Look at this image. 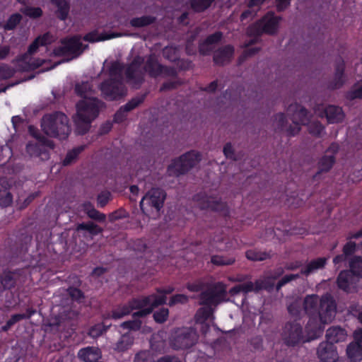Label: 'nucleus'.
<instances>
[{"label":"nucleus","instance_id":"obj_31","mask_svg":"<svg viewBox=\"0 0 362 362\" xmlns=\"http://www.w3.org/2000/svg\"><path fill=\"white\" fill-rule=\"evenodd\" d=\"M78 358L85 362H93L100 358V351L99 349L93 346H88L82 349L78 354Z\"/></svg>","mask_w":362,"mask_h":362},{"label":"nucleus","instance_id":"obj_13","mask_svg":"<svg viewBox=\"0 0 362 362\" xmlns=\"http://www.w3.org/2000/svg\"><path fill=\"white\" fill-rule=\"evenodd\" d=\"M298 274H286L279 280L277 283L276 282V276H264L255 281V292H259L262 290H264L269 293L274 291L279 292L282 286L292 280L298 279Z\"/></svg>","mask_w":362,"mask_h":362},{"label":"nucleus","instance_id":"obj_63","mask_svg":"<svg viewBox=\"0 0 362 362\" xmlns=\"http://www.w3.org/2000/svg\"><path fill=\"white\" fill-rule=\"evenodd\" d=\"M303 308L301 300H296V302L291 303L288 306V313L293 316H298L300 315L301 309Z\"/></svg>","mask_w":362,"mask_h":362},{"label":"nucleus","instance_id":"obj_18","mask_svg":"<svg viewBox=\"0 0 362 362\" xmlns=\"http://www.w3.org/2000/svg\"><path fill=\"white\" fill-rule=\"evenodd\" d=\"M194 200L197 202L201 209H210L213 211L222 212L224 214L228 212L226 203L207 196L204 193H199L194 196Z\"/></svg>","mask_w":362,"mask_h":362},{"label":"nucleus","instance_id":"obj_20","mask_svg":"<svg viewBox=\"0 0 362 362\" xmlns=\"http://www.w3.org/2000/svg\"><path fill=\"white\" fill-rule=\"evenodd\" d=\"M317 355L321 362H337L339 359L337 346L326 341L319 344Z\"/></svg>","mask_w":362,"mask_h":362},{"label":"nucleus","instance_id":"obj_52","mask_svg":"<svg viewBox=\"0 0 362 362\" xmlns=\"http://www.w3.org/2000/svg\"><path fill=\"white\" fill-rule=\"evenodd\" d=\"M308 132L313 136L320 137L325 127L319 121H314L310 123L308 122Z\"/></svg>","mask_w":362,"mask_h":362},{"label":"nucleus","instance_id":"obj_60","mask_svg":"<svg viewBox=\"0 0 362 362\" xmlns=\"http://www.w3.org/2000/svg\"><path fill=\"white\" fill-rule=\"evenodd\" d=\"M346 98L349 100L362 99V85L356 87V84H354L352 88L347 92Z\"/></svg>","mask_w":362,"mask_h":362},{"label":"nucleus","instance_id":"obj_22","mask_svg":"<svg viewBox=\"0 0 362 362\" xmlns=\"http://www.w3.org/2000/svg\"><path fill=\"white\" fill-rule=\"evenodd\" d=\"M49 33L37 37L34 41L29 45L26 53L18 57V60L21 62H27L30 56L37 52L40 46H46L49 44Z\"/></svg>","mask_w":362,"mask_h":362},{"label":"nucleus","instance_id":"obj_3","mask_svg":"<svg viewBox=\"0 0 362 362\" xmlns=\"http://www.w3.org/2000/svg\"><path fill=\"white\" fill-rule=\"evenodd\" d=\"M160 298L152 301L150 296H144L143 298H133L127 305H124L112 311V317L119 319L129 314L133 310H139L133 314L134 317H144L153 312V310L165 303L166 296H160Z\"/></svg>","mask_w":362,"mask_h":362},{"label":"nucleus","instance_id":"obj_17","mask_svg":"<svg viewBox=\"0 0 362 362\" xmlns=\"http://www.w3.org/2000/svg\"><path fill=\"white\" fill-rule=\"evenodd\" d=\"M144 63V58L137 55L134 57L132 61L127 64L125 69L124 74L127 81L134 85L140 86L144 82V76L140 71L141 66Z\"/></svg>","mask_w":362,"mask_h":362},{"label":"nucleus","instance_id":"obj_24","mask_svg":"<svg viewBox=\"0 0 362 362\" xmlns=\"http://www.w3.org/2000/svg\"><path fill=\"white\" fill-rule=\"evenodd\" d=\"M305 343L320 338L323 333V328L317 322L310 320L305 326Z\"/></svg>","mask_w":362,"mask_h":362},{"label":"nucleus","instance_id":"obj_61","mask_svg":"<svg viewBox=\"0 0 362 362\" xmlns=\"http://www.w3.org/2000/svg\"><path fill=\"white\" fill-rule=\"evenodd\" d=\"M274 122L276 124V127L280 131H283L287 123L286 115L283 112L277 113L274 117Z\"/></svg>","mask_w":362,"mask_h":362},{"label":"nucleus","instance_id":"obj_8","mask_svg":"<svg viewBox=\"0 0 362 362\" xmlns=\"http://www.w3.org/2000/svg\"><path fill=\"white\" fill-rule=\"evenodd\" d=\"M281 336L284 344L288 347L305 343L303 327L296 320L286 322L282 327Z\"/></svg>","mask_w":362,"mask_h":362},{"label":"nucleus","instance_id":"obj_32","mask_svg":"<svg viewBox=\"0 0 362 362\" xmlns=\"http://www.w3.org/2000/svg\"><path fill=\"white\" fill-rule=\"evenodd\" d=\"M346 356L350 362H360L362 361V345L354 341L351 342L346 349Z\"/></svg>","mask_w":362,"mask_h":362},{"label":"nucleus","instance_id":"obj_43","mask_svg":"<svg viewBox=\"0 0 362 362\" xmlns=\"http://www.w3.org/2000/svg\"><path fill=\"white\" fill-rule=\"evenodd\" d=\"M134 343V338L128 334L122 335L115 344V349L119 352H124L129 349Z\"/></svg>","mask_w":362,"mask_h":362},{"label":"nucleus","instance_id":"obj_1","mask_svg":"<svg viewBox=\"0 0 362 362\" xmlns=\"http://www.w3.org/2000/svg\"><path fill=\"white\" fill-rule=\"evenodd\" d=\"M74 90L77 95L83 98L76 103V114L74 117L76 132L84 135L89 131L92 122L98 116L103 103L96 98L88 97L91 92V86L87 81L76 83Z\"/></svg>","mask_w":362,"mask_h":362},{"label":"nucleus","instance_id":"obj_21","mask_svg":"<svg viewBox=\"0 0 362 362\" xmlns=\"http://www.w3.org/2000/svg\"><path fill=\"white\" fill-rule=\"evenodd\" d=\"M235 49L231 45H227L218 48L214 52L213 61L216 65L224 66L230 62Z\"/></svg>","mask_w":362,"mask_h":362},{"label":"nucleus","instance_id":"obj_30","mask_svg":"<svg viewBox=\"0 0 362 362\" xmlns=\"http://www.w3.org/2000/svg\"><path fill=\"white\" fill-rule=\"evenodd\" d=\"M57 7L56 16L61 21H66L70 11V4L67 0H50Z\"/></svg>","mask_w":362,"mask_h":362},{"label":"nucleus","instance_id":"obj_34","mask_svg":"<svg viewBox=\"0 0 362 362\" xmlns=\"http://www.w3.org/2000/svg\"><path fill=\"white\" fill-rule=\"evenodd\" d=\"M317 297L319 296H306L302 302L303 309L309 315L318 313Z\"/></svg>","mask_w":362,"mask_h":362},{"label":"nucleus","instance_id":"obj_33","mask_svg":"<svg viewBox=\"0 0 362 362\" xmlns=\"http://www.w3.org/2000/svg\"><path fill=\"white\" fill-rule=\"evenodd\" d=\"M0 185L4 188V192L0 189V206L7 207L13 203V195L10 192L7 191L10 189L11 185L7 180L3 179L0 180Z\"/></svg>","mask_w":362,"mask_h":362},{"label":"nucleus","instance_id":"obj_25","mask_svg":"<svg viewBox=\"0 0 362 362\" xmlns=\"http://www.w3.org/2000/svg\"><path fill=\"white\" fill-rule=\"evenodd\" d=\"M159 63L158 57L155 54H151L148 56L144 66V70L151 78H158L159 72Z\"/></svg>","mask_w":362,"mask_h":362},{"label":"nucleus","instance_id":"obj_5","mask_svg":"<svg viewBox=\"0 0 362 362\" xmlns=\"http://www.w3.org/2000/svg\"><path fill=\"white\" fill-rule=\"evenodd\" d=\"M202 159L199 152L191 150L173 159L168 166L167 173L169 176L179 177L187 173L192 168L197 165Z\"/></svg>","mask_w":362,"mask_h":362},{"label":"nucleus","instance_id":"obj_37","mask_svg":"<svg viewBox=\"0 0 362 362\" xmlns=\"http://www.w3.org/2000/svg\"><path fill=\"white\" fill-rule=\"evenodd\" d=\"M85 145H81L69 151L65 158L62 160V165L64 166H68L74 163L76 160L78 156L80 155V153H81L85 150Z\"/></svg>","mask_w":362,"mask_h":362},{"label":"nucleus","instance_id":"obj_10","mask_svg":"<svg viewBox=\"0 0 362 362\" xmlns=\"http://www.w3.org/2000/svg\"><path fill=\"white\" fill-rule=\"evenodd\" d=\"M287 114L291 115L290 119L293 122L286 132L288 136H293L300 131V125L308 124L310 119L308 110L298 103L291 104L287 108Z\"/></svg>","mask_w":362,"mask_h":362},{"label":"nucleus","instance_id":"obj_29","mask_svg":"<svg viewBox=\"0 0 362 362\" xmlns=\"http://www.w3.org/2000/svg\"><path fill=\"white\" fill-rule=\"evenodd\" d=\"M336 162V158L334 155H324L320 158L317 163L318 170L313 176L314 179H317L318 175L322 173L329 172Z\"/></svg>","mask_w":362,"mask_h":362},{"label":"nucleus","instance_id":"obj_57","mask_svg":"<svg viewBox=\"0 0 362 362\" xmlns=\"http://www.w3.org/2000/svg\"><path fill=\"white\" fill-rule=\"evenodd\" d=\"M29 133L32 136L35 138L37 141L43 142L45 145H52V141L47 139L45 136L42 135L37 129L33 126L28 127Z\"/></svg>","mask_w":362,"mask_h":362},{"label":"nucleus","instance_id":"obj_44","mask_svg":"<svg viewBox=\"0 0 362 362\" xmlns=\"http://www.w3.org/2000/svg\"><path fill=\"white\" fill-rule=\"evenodd\" d=\"M124 64L118 61L113 62L109 67L108 73L110 78L120 79L123 81L122 71Z\"/></svg>","mask_w":362,"mask_h":362},{"label":"nucleus","instance_id":"obj_40","mask_svg":"<svg viewBox=\"0 0 362 362\" xmlns=\"http://www.w3.org/2000/svg\"><path fill=\"white\" fill-rule=\"evenodd\" d=\"M84 211L89 218L98 221L99 222H104L106 219V216L95 209L90 202L83 204Z\"/></svg>","mask_w":362,"mask_h":362},{"label":"nucleus","instance_id":"obj_50","mask_svg":"<svg viewBox=\"0 0 362 362\" xmlns=\"http://www.w3.org/2000/svg\"><path fill=\"white\" fill-rule=\"evenodd\" d=\"M247 259L251 261H263L270 257L269 253L257 250H248L245 252Z\"/></svg>","mask_w":362,"mask_h":362},{"label":"nucleus","instance_id":"obj_41","mask_svg":"<svg viewBox=\"0 0 362 362\" xmlns=\"http://www.w3.org/2000/svg\"><path fill=\"white\" fill-rule=\"evenodd\" d=\"M21 21L22 16L18 13H15L9 16L6 23H0V28L6 31L13 30Z\"/></svg>","mask_w":362,"mask_h":362},{"label":"nucleus","instance_id":"obj_42","mask_svg":"<svg viewBox=\"0 0 362 362\" xmlns=\"http://www.w3.org/2000/svg\"><path fill=\"white\" fill-rule=\"evenodd\" d=\"M216 0H190V7L195 13L207 10Z\"/></svg>","mask_w":362,"mask_h":362},{"label":"nucleus","instance_id":"obj_51","mask_svg":"<svg viewBox=\"0 0 362 362\" xmlns=\"http://www.w3.org/2000/svg\"><path fill=\"white\" fill-rule=\"evenodd\" d=\"M21 11L31 18H38L43 14L42 10L40 7L25 6L24 8L21 9Z\"/></svg>","mask_w":362,"mask_h":362},{"label":"nucleus","instance_id":"obj_58","mask_svg":"<svg viewBox=\"0 0 362 362\" xmlns=\"http://www.w3.org/2000/svg\"><path fill=\"white\" fill-rule=\"evenodd\" d=\"M107 327H105L104 325L98 324L90 328L88 334L90 337L97 338L105 332Z\"/></svg>","mask_w":362,"mask_h":362},{"label":"nucleus","instance_id":"obj_27","mask_svg":"<svg viewBox=\"0 0 362 362\" xmlns=\"http://www.w3.org/2000/svg\"><path fill=\"white\" fill-rule=\"evenodd\" d=\"M325 113L329 123L335 124L343 121L344 114L342 108L336 105H328L325 110Z\"/></svg>","mask_w":362,"mask_h":362},{"label":"nucleus","instance_id":"obj_49","mask_svg":"<svg viewBox=\"0 0 362 362\" xmlns=\"http://www.w3.org/2000/svg\"><path fill=\"white\" fill-rule=\"evenodd\" d=\"M146 97V94L136 96L134 98H132L125 105H124L121 107L126 112H129L134 110L137 107H139L141 104H142L144 102Z\"/></svg>","mask_w":362,"mask_h":362},{"label":"nucleus","instance_id":"obj_19","mask_svg":"<svg viewBox=\"0 0 362 362\" xmlns=\"http://www.w3.org/2000/svg\"><path fill=\"white\" fill-rule=\"evenodd\" d=\"M346 64L344 60L340 57L335 63L334 73L332 79L328 83V88L337 90L341 88L346 81L345 74Z\"/></svg>","mask_w":362,"mask_h":362},{"label":"nucleus","instance_id":"obj_7","mask_svg":"<svg viewBox=\"0 0 362 362\" xmlns=\"http://www.w3.org/2000/svg\"><path fill=\"white\" fill-rule=\"evenodd\" d=\"M88 47V45L83 47L80 36L74 35L62 39L61 45L53 49V54L56 57H70L69 59L63 60V62H69L79 57Z\"/></svg>","mask_w":362,"mask_h":362},{"label":"nucleus","instance_id":"obj_62","mask_svg":"<svg viewBox=\"0 0 362 362\" xmlns=\"http://www.w3.org/2000/svg\"><path fill=\"white\" fill-rule=\"evenodd\" d=\"M141 322L139 320H128L122 323L121 327L129 330H139L141 328Z\"/></svg>","mask_w":362,"mask_h":362},{"label":"nucleus","instance_id":"obj_59","mask_svg":"<svg viewBox=\"0 0 362 362\" xmlns=\"http://www.w3.org/2000/svg\"><path fill=\"white\" fill-rule=\"evenodd\" d=\"M348 313L359 321L362 317V305L358 303H352L348 308Z\"/></svg>","mask_w":362,"mask_h":362},{"label":"nucleus","instance_id":"obj_56","mask_svg":"<svg viewBox=\"0 0 362 362\" xmlns=\"http://www.w3.org/2000/svg\"><path fill=\"white\" fill-rule=\"evenodd\" d=\"M177 71L175 68L170 66H165L161 64V66H159V72H158V76H170L173 78L177 77Z\"/></svg>","mask_w":362,"mask_h":362},{"label":"nucleus","instance_id":"obj_39","mask_svg":"<svg viewBox=\"0 0 362 362\" xmlns=\"http://www.w3.org/2000/svg\"><path fill=\"white\" fill-rule=\"evenodd\" d=\"M351 277L352 275L349 270L340 272L337 279V286L340 289L347 291L349 288Z\"/></svg>","mask_w":362,"mask_h":362},{"label":"nucleus","instance_id":"obj_9","mask_svg":"<svg viewBox=\"0 0 362 362\" xmlns=\"http://www.w3.org/2000/svg\"><path fill=\"white\" fill-rule=\"evenodd\" d=\"M199 334L192 327H184L176 330L171 336L170 344L175 350L187 349L197 341Z\"/></svg>","mask_w":362,"mask_h":362},{"label":"nucleus","instance_id":"obj_35","mask_svg":"<svg viewBox=\"0 0 362 362\" xmlns=\"http://www.w3.org/2000/svg\"><path fill=\"white\" fill-rule=\"evenodd\" d=\"M156 21V17L153 16H142L133 18L130 20L129 24L132 27L139 28L153 24Z\"/></svg>","mask_w":362,"mask_h":362},{"label":"nucleus","instance_id":"obj_45","mask_svg":"<svg viewBox=\"0 0 362 362\" xmlns=\"http://www.w3.org/2000/svg\"><path fill=\"white\" fill-rule=\"evenodd\" d=\"M349 270L350 273L356 276L362 277V257L360 256H355L349 261Z\"/></svg>","mask_w":362,"mask_h":362},{"label":"nucleus","instance_id":"obj_12","mask_svg":"<svg viewBox=\"0 0 362 362\" xmlns=\"http://www.w3.org/2000/svg\"><path fill=\"white\" fill-rule=\"evenodd\" d=\"M166 199L165 192L160 188H152L141 199L140 208L144 213L160 211Z\"/></svg>","mask_w":362,"mask_h":362},{"label":"nucleus","instance_id":"obj_38","mask_svg":"<svg viewBox=\"0 0 362 362\" xmlns=\"http://www.w3.org/2000/svg\"><path fill=\"white\" fill-rule=\"evenodd\" d=\"M235 257L232 255H214L211 257V262L218 267L230 266L235 262Z\"/></svg>","mask_w":362,"mask_h":362},{"label":"nucleus","instance_id":"obj_47","mask_svg":"<svg viewBox=\"0 0 362 362\" xmlns=\"http://www.w3.org/2000/svg\"><path fill=\"white\" fill-rule=\"evenodd\" d=\"M76 230L78 231L86 230L90 235H95L102 232V228L93 222L81 223L77 226Z\"/></svg>","mask_w":362,"mask_h":362},{"label":"nucleus","instance_id":"obj_11","mask_svg":"<svg viewBox=\"0 0 362 362\" xmlns=\"http://www.w3.org/2000/svg\"><path fill=\"white\" fill-rule=\"evenodd\" d=\"M29 268L23 267L14 271L4 270L0 275V293L25 282L29 275Z\"/></svg>","mask_w":362,"mask_h":362},{"label":"nucleus","instance_id":"obj_46","mask_svg":"<svg viewBox=\"0 0 362 362\" xmlns=\"http://www.w3.org/2000/svg\"><path fill=\"white\" fill-rule=\"evenodd\" d=\"M255 292V282L247 281L245 283L233 286L229 291V294H238L240 292L247 293L249 292Z\"/></svg>","mask_w":362,"mask_h":362},{"label":"nucleus","instance_id":"obj_23","mask_svg":"<svg viewBox=\"0 0 362 362\" xmlns=\"http://www.w3.org/2000/svg\"><path fill=\"white\" fill-rule=\"evenodd\" d=\"M52 145H45L43 142H29L26 145V151L30 156L41 157L42 159L49 158V152L46 147H53Z\"/></svg>","mask_w":362,"mask_h":362},{"label":"nucleus","instance_id":"obj_4","mask_svg":"<svg viewBox=\"0 0 362 362\" xmlns=\"http://www.w3.org/2000/svg\"><path fill=\"white\" fill-rule=\"evenodd\" d=\"M43 132L48 136L65 140L71 132L68 117L62 112L45 114L41 120Z\"/></svg>","mask_w":362,"mask_h":362},{"label":"nucleus","instance_id":"obj_26","mask_svg":"<svg viewBox=\"0 0 362 362\" xmlns=\"http://www.w3.org/2000/svg\"><path fill=\"white\" fill-rule=\"evenodd\" d=\"M346 336V332L344 329L340 327H332L326 332V341L334 344L345 341Z\"/></svg>","mask_w":362,"mask_h":362},{"label":"nucleus","instance_id":"obj_14","mask_svg":"<svg viewBox=\"0 0 362 362\" xmlns=\"http://www.w3.org/2000/svg\"><path fill=\"white\" fill-rule=\"evenodd\" d=\"M100 90L105 100H115L127 94V89L120 79L109 78L100 85Z\"/></svg>","mask_w":362,"mask_h":362},{"label":"nucleus","instance_id":"obj_16","mask_svg":"<svg viewBox=\"0 0 362 362\" xmlns=\"http://www.w3.org/2000/svg\"><path fill=\"white\" fill-rule=\"evenodd\" d=\"M337 304L332 296H322L318 308V317L323 324L330 323L335 317Z\"/></svg>","mask_w":362,"mask_h":362},{"label":"nucleus","instance_id":"obj_55","mask_svg":"<svg viewBox=\"0 0 362 362\" xmlns=\"http://www.w3.org/2000/svg\"><path fill=\"white\" fill-rule=\"evenodd\" d=\"M320 269L319 261H316V259H314L301 269L300 273L303 275L308 276Z\"/></svg>","mask_w":362,"mask_h":362},{"label":"nucleus","instance_id":"obj_36","mask_svg":"<svg viewBox=\"0 0 362 362\" xmlns=\"http://www.w3.org/2000/svg\"><path fill=\"white\" fill-rule=\"evenodd\" d=\"M115 36V35L114 34H110V35L106 34V33L99 34L98 32L96 30H93L91 32L86 33L83 37V40L84 41H86V42H88L90 43H93V42L110 40V39H112V37H114Z\"/></svg>","mask_w":362,"mask_h":362},{"label":"nucleus","instance_id":"obj_2","mask_svg":"<svg viewBox=\"0 0 362 362\" xmlns=\"http://www.w3.org/2000/svg\"><path fill=\"white\" fill-rule=\"evenodd\" d=\"M228 296H199V304L202 305L194 315V329L197 334L199 332L205 335L210 329L209 324L206 322L211 317H213L214 312L217 305L222 301L229 300Z\"/></svg>","mask_w":362,"mask_h":362},{"label":"nucleus","instance_id":"obj_64","mask_svg":"<svg viewBox=\"0 0 362 362\" xmlns=\"http://www.w3.org/2000/svg\"><path fill=\"white\" fill-rule=\"evenodd\" d=\"M356 250V245L353 241H348L343 247L342 252L343 253L349 258L350 256L353 255Z\"/></svg>","mask_w":362,"mask_h":362},{"label":"nucleus","instance_id":"obj_48","mask_svg":"<svg viewBox=\"0 0 362 362\" xmlns=\"http://www.w3.org/2000/svg\"><path fill=\"white\" fill-rule=\"evenodd\" d=\"M256 42L255 39L250 40L245 45V47H247L243 52V54L239 57L240 63L243 62L247 58L250 57L255 54L258 53L260 50L258 47H248Z\"/></svg>","mask_w":362,"mask_h":362},{"label":"nucleus","instance_id":"obj_54","mask_svg":"<svg viewBox=\"0 0 362 362\" xmlns=\"http://www.w3.org/2000/svg\"><path fill=\"white\" fill-rule=\"evenodd\" d=\"M168 315L169 311L168 308H160L153 313V317L154 320L157 323L161 324L165 322L168 320Z\"/></svg>","mask_w":362,"mask_h":362},{"label":"nucleus","instance_id":"obj_6","mask_svg":"<svg viewBox=\"0 0 362 362\" xmlns=\"http://www.w3.org/2000/svg\"><path fill=\"white\" fill-rule=\"evenodd\" d=\"M281 21V17L275 16L273 12L269 11L248 27L247 35L255 37H259L263 33L274 35L277 32Z\"/></svg>","mask_w":362,"mask_h":362},{"label":"nucleus","instance_id":"obj_53","mask_svg":"<svg viewBox=\"0 0 362 362\" xmlns=\"http://www.w3.org/2000/svg\"><path fill=\"white\" fill-rule=\"evenodd\" d=\"M14 69L6 64H0V81L6 80L13 76Z\"/></svg>","mask_w":362,"mask_h":362},{"label":"nucleus","instance_id":"obj_28","mask_svg":"<svg viewBox=\"0 0 362 362\" xmlns=\"http://www.w3.org/2000/svg\"><path fill=\"white\" fill-rule=\"evenodd\" d=\"M35 313L36 310L31 307L27 308L25 313H18L11 315L10 319L7 320L6 324L1 327V330L4 332H7L16 323L24 319H29Z\"/></svg>","mask_w":362,"mask_h":362},{"label":"nucleus","instance_id":"obj_15","mask_svg":"<svg viewBox=\"0 0 362 362\" xmlns=\"http://www.w3.org/2000/svg\"><path fill=\"white\" fill-rule=\"evenodd\" d=\"M186 287L189 292H200V294H227L223 284L218 282L212 285L202 278L188 282Z\"/></svg>","mask_w":362,"mask_h":362}]
</instances>
